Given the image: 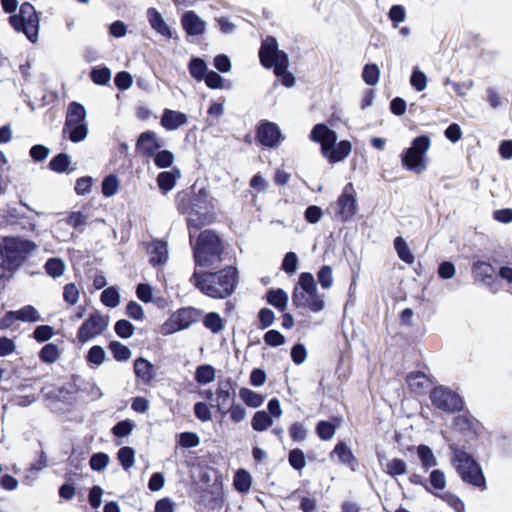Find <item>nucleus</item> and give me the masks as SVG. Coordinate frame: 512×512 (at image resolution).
<instances>
[{"instance_id": "nucleus-52", "label": "nucleus", "mask_w": 512, "mask_h": 512, "mask_svg": "<svg viewBox=\"0 0 512 512\" xmlns=\"http://www.w3.org/2000/svg\"><path fill=\"white\" fill-rule=\"evenodd\" d=\"M105 351L101 346L95 345L90 348L87 354V361L95 366H100L105 360Z\"/></svg>"}, {"instance_id": "nucleus-55", "label": "nucleus", "mask_w": 512, "mask_h": 512, "mask_svg": "<svg viewBox=\"0 0 512 512\" xmlns=\"http://www.w3.org/2000/svg\"><path fill=\"white\" fill-rule=\"evenodd\" d=\"M298 257L295 252H287L282 261V270L287 274H294L297 270Z\"/></svg>"}, {"instance_id": "nucleus-9", "label": "nucleus", "mask_w": 512, "mask_h": 512, "mask_svg": "<svg viewBox=\"0 0 512 512\" xmlns=\"http://www.w3.org/2000/svg\"><path fill=\"white\" fill-rule=\"evenodd\" d=\"M259 60L266 69H272L274 74H281L289 65V57L283 50H279L278 42L274 36H267L261 42L259 49Z\"/></svg>"}, {"instance_id": "nucleus-46", "label": "nucleus", "mask_w": 512, "mask_h": 512, "mask_svg": "<svg viewBox=\"0 0 512 512\" xmlns=\"http://www.w3.org/2000/svg\"><path fill=\"white\" fill-rule=\"evenodd\" d=\"M109 349L117 361H127L131 357L130 349L118 341H112Z\"/></svg>"}, {"instance_id": "nucleus-49", "label": "nucleus", "mask_w": 512, "mask_h": 512, "mask_svg": "<svg viewBox=\"0 0 512 512\" xmlns=\"http://www.w3.org/2000/svg\"><path fill=\"white\" fill-rule=\"evenodd\" d=\"M289 436L294 442H303L307 437V429L301 422H293L289 426Z\"/></svg>"}, {"instance_id": "nucleus-44", "label": "nucleus", "mask_w": 512, "mask_h": 512, "mask_svg": "<svg viewBox=\"0 0 512 512\" xmlns=\"http://www.w3.org/2000/svg\"><path fill=\"white\" fill-rule=\"evenodd\" d=\"M101 302L110 308H115L120 303V294L115 287H109L101 293Z\"/></svg>"}, {"instance_id": "nucleus-41", "label": "nucleus", "mask_w": 512, "mask_h": 512, "mask_svg": "<svg viewBox=\"0 0 512 512\" xmlns=\"http://www.w3.org/2000/svg\"><path fill=\"white\" fill-rule=\"evenodd\" d=\"M336 431V425L330 421L321 420L316 424V433L321 440H330Z\"/></svg>"}, {"instance_id": "nucleus-31", "label": "nucleus", "mask_w": 512, "mask_h": 512, "mask_svg": "<svg viewBox=\"0 0 512 512\" xmlns=\"http://www.w3.org/2000/svg\"><path fill=\"white\" fill-rule=\"evenodd\" d=\"M203 325L212 333L217 334L224 329V320L217 312H209L203 318Z\"/></svg>"}, {"instance_id": "nucleus-59", "label": "nucleus", "mask_w": 512, "mask_h": 512, "mask_svg": "<svg viewBox=\"0 0 512 512\" xmlns=\"http://www.w3.org/2000/svg\"><path fill=\"white\" fill-rule=\"evenodd\" d=\"M264 342L271 347H278L285 343V337L278 330H269L264 334Z\"/></svg>"}, {"instance_id": "nucleus-23", "label": "nucleus", "mask_w": 512, "mask_h": 512, "mask_svg": "<svg viewBox=\"0 0 512 512\" xmlns=\"http://www.w3.org/2000/svg\"><path fill=\"white\" fill-rule=\"evenodd\" d=\"M187 122V116L181 112L165 109L161 124L167 130H175Z\"/></svg>"}, {"instance_id": "nucleus-12", "label": "nucleus", "mask_w": 512, "mask_h": 512, "mask_svg": "<svg viewBox=\"0 0 512 512\" xmlns=\"http://www.w3.org/2000/svg\"><path fill=\"white\" fill-rule=\"evenodd\" d=\"M194 214L197 216L194 219V229L210 225L216 220L214 200L205 188L194 194Z\"/></svg>"}, {"instance_id": "nucleus-51", "label": "nucleus", "mask_w": 512, "mask_h": 512, "mask_svg": "<svg viewBox=\"0 0 512 512\" xmlns=\"http://www.w3.org/2000/svg\"><path fill=\"white\" fill-rule=\"evenodd\" d=\"M202 80L210 89H222L225 87L223 77L213 70L208 71Z\"/></svg>"}, {"instance_id": "nucleus-54", "label": "nucleus", "mask_w": 512, "mask_h": 512, "mask_svg": "<svg viewBox=\"0 0 512 512\" xmlns=\"http://www.w3.org/2000/svg\"><path fill=\"white\" fill-rule=\"evenodd\" d=\"M275 320L274 312L269 308H262L258 312V328L266 329L270 327Z\"/></svg>"}, {"instance_id": "nucleus-1", "label": "nucleus", "mask_w": 512, "mask_h": 512, "mask_svg": "<svg viewBox=\"0 0 512 512\" xmlns=\"http://www.w3.org/2000/svg\"><path fill=\"white\" fill-rule=\"evenodd\" d=\"M238 282L237 268L231 265L218 271L194 270V287L212 299L230 297L235 292Z\"/></svg>"}, {"instance_id": "nucleus-2", "label": "nucleus", "mask_w": 512, "mask_h": 512, "mask_svg": "<svg viewBox=\"0 0 512 512\" xmlns=\"http://www.w3.org/2000/svg\"><path fill=\"white\" fill-rule=\"evenodd\" d=\"M224 241L213 229L199 233L194 244V264L202 268H215L221 263Z\"/></svg>"}, {"instance_id": "nucleus-32", "label": "nucleus", "mask_w": 512, "mask_h": 512, "mask_svg": "<svg viewBox=\"0 0 512 512\" xmlns=\"http://www.w3.org/2000/svg\"><path fill=\"white\" fill-rule=\"evenodd\" d=\"M272 424V417L264 410L257 411L251 421L252 428L258 432L267 430Z\"/></svg>"}, {"instance_id": "nucleus-25", "label": "nucleus", "mask_w": 512, "mask_h": 512, "mask_svg": "<svg viewBox=\"0 0 512 512\" xmlns=\"http://www.w3.org/2000/svg\"><path fill=\"white\" fill-rule=\"evenodd\" d=\"M266 301L279 311H284L288 304V295L281 289H270L266 293Z\"/></svg>"}, {"instance_id": "nucleus-13", "label": "nucleus", "mask_w": 512, "mask_h": 512, "mask_svg": "<svg viewBox=\"0 0 512 512\" xmlns=\"http://www.w3.org/2000/svg\"><path fill=\"white\" fill-rule=\"evenodd\" d=\"M432 405L444 412H459L464 407V401L461 396L444 386L434 387L430 392Z\"/></svg>"}, {"instance_id": "nucleus-3", "label": "nucleus", "mask_w": 512, "mask_h": 512, "mask_svg": "<svg viewBox=\"0 0 512 512\" xmlns=\"http://www.w3.org/2000/svg\"><path fill=\"white\" fill-rule=\"evenodd\" d=\"M310 139L320 144L322 155L331 164L343 161L352 151V144L349 140H341L336 143V132L323 123L316 124L312 128Z\"/></svg>"}, {"instance_id": "nucleus-33", "label": "nucleus", "mask_w": 512, "mask_h": 512, "mask_svg": "<svg viewBox=\"0 0 512 512\" xmlns=\"http://www.w3.org/2000/svg\"><path fill=\"white\" fill-rule=\"evenodd\" d=\"M252 478L248 471L240 469L234 476V487L240 493H246L250 490Z\"/></svg>"}, {"instance_id": "nucleus-64", "label": "nucleus", "mask_w": 512, "mask_h": 512, "mask_svg": "<svg viewBox=\"0 0 512 512\" xmlns=\"http://www.w3.org/2000/svg\"><path fill=\"white\" fill-rule=\"evenodd\" d=\"M429 483L434 489L443 490L446 486V478L444 472L439 469L433 470L430 473Z\"/></svg>"}, {"instance_id": "nucleus-18", "label": "nucleus", "mask_w": 512, "mask_h": 512, "mask_svg": "<svg viewBox=\"0 0 512 512\" xmlns=\"http://www.w3.org/2000/svg\"><path fill=\"white\" fill-rule=\"evenodd\" d=\"M471 271L475 281L481 282L490 287L497 279L495 268L486 261L478 260L474 262Z\"/></svg>"}, {"instance_id": "nucleus-62", "label": "nucleus", "mask_w": 512, "mask_h": 512, "mask_svg": "<svg viewBox=\"0 0 512 512\" xmlns=\"http://www.w3.org/2000/svg\"><path fill=\"white\" fill-rule=\"evenodd\" d=\"M410 84L416 91H423L427 85L425 73L420 70H414L410 78Z\"/></svg>"}, {"instance_id": "nucleus-11", "label": "nucleus", "mask_w": 512, "mask_h": 512, "mask_svg": "<svg viewBox=\"0 0 512 512\" xmlns=\"http://www.w3.org/2000/svg\"><path fill=\"white\" fill-rule=\"evenodd\" d=\"M430 138L426 135L416 137L411 147L402 153V164L408 170L421 173L425 170L424 155L430 147Z\"/></svg>"}, {"instance_id": "nucleus-58", "label": "nucleus", "mask_w": 512, "mask_h": 512, "mask_svg": "<svg viewBox=\"0 0 512 512\" xmlns=\"http://www.w3.org/2000/svg\"><path fill=\"white\" fill-rule=\"evenodd\" d=\"M116 334L124 339L130 338L134 333V326L128 320L122 319L115 324Z\"/></svg>"}, {"instance_id": "nucleus-28", "label": "nucleus", "mask_w": 512, "mask_h": 512, "mask_svg": "<svg viewBox=\"0 0 512 512\" xmlns=\"http://www.w3.org/2000/svg\"><path fill=\"white\" fill-rule=\"evenodd\" d=\"M453 429L463 434H476L474 420L467 415H458L453 419Z\"/></svg>"}, {"instance_id": "nucleus-27", "label": "nucleus", "mask_w": 512, "mask_h": 512, "mask_svg": "<svg viewBox=\"0 0 512 512\" xmlns=\"http://www.w3.org/2000/svg\"><path fill=\"white\" fill-rule=\"evenodd\" d=\"M134 372L143 382L148 383L153 378V365L144 358H138L134 362Z\"/></svg>"}, {"instance_id": "nucleus-47", "label": "nucleus", "mask_w": 512, "mask_h": 512, "mask_svg": "<svg viewBox=\"0 0 512 512\" xmlns=\"http://www.w3.org/2000/svg\"><path fill=\"white\" fill-rule=\"evenodd\" d=\"M70 164V157L66 153H60L53 157L49 163L51 170L57 173H63L67 170Z\"/></svg>"}, {"instance_id": "nucleus-21", "label": "nucleus", "mask_w": 512, "mask_h": 512, "mask_svg": "<svg viewBox=\"0 0 512 512\" xmlns=\"http://www.w3.org/2000/svg\"><path fill=\"white\" fill-rule=\"evenodd\" d=\"M192 188L178 192L176 196V206L180 213L187 214L186 222L189 230V241L192 243Z\"/></svg>"}, {"instance_id": "nucleus-24", "label": "nucleus", "mask_w": 512, "mask_h": 512, "mask_svg": "<svg viewBox=\"0 0 512 512\" xmlns=\"http://www.w3.org/2000/svg\"><path fill=\"white\" fill-rule=\"evenodd\" d=\"M147 18L151 27L155 31L163 36L171 37V31L168 25L166 24L162 15L155 8H149L147 10Z\"/></svg>"}, {"instance_id": "nucleus-63", "label": "nucleus", "mask_w": 512, "mask_h": 512, "mask_svg": "<svg viewBox=\"0 0 512 512\" xmlns=\"http://www.w3.org/2000/svg\"><path fill=\"white\" fill-rule=\"evenodd\" d=\"M441 498L454 509L455 512H465L464 502L455 494L447 492Z\"/></svg>"}, {"instance_id": "nucleus-17", "label": "nucleus", "mask_w": 512, "mask_h": 512, "mask_svg": "<svg viewBox=\"0 0 512 512\" xmlns=\"http://www.w3.org/2000/svg\"><path fill=\"white\" fill-rule=\"evenodd\" d=\"M36 248V244L23 238H8L5 240L6 256L13 259H23Z\"/></svg>"}, {"instance_id": "nucleus-40", "label": "nucleus", "mask_w": 512, "mask_h": 512, "mask_svg": "<svg viewBox=\"0 0 512 512\" xmlns=\"http://www.w3.org/2000/svg\"><path fill=\"white\" fill-rule=\"evenodd\" d=\"M18 321L22 322H38L41 320V316L35 307L31 305L24 306L23 308L16 311Z\"/></svg>"}, {"instance_id": "nucleus-61", "label": "nucleus", "mask_w": 512, "mask_h": 512, "mask_svg": "<svg viewBox=\"0 0 512 512\" xmlns=\"http://www.w3.org/2000/svg\"><path fill=\"white\" fill-rule=\"evenodd\" d=\"M91 79L98 85H106L111 79V71L106 67L93 69Z\"/></svg>"}, {"instance_id": "nucleus-15", "label": "nucleus", "mask_w": 512, "mask_h": 512, "mask_svg": "<svg viewBox=\"0 0 512 512\" xmlns=\"http://www.w3.org/2000/svg\"><path fill=\"white\" fill-rule=\"evenodd\" d=\"M257 142L267 148H276L284 140L279 126L267 120H262L256 127Z\"/></svg>"}, {"instance_id": "nucleus-19", "label": "nucleus", "mask_w": 512, "mask_h": 512, "mask_svg": "<svg viewBox=\"0 0 512 512\" xmlns=\"http://www.w3.org/2000/svg\"><path fill=\"white\" fill-rule=\"evenodd\" d=\"M137 149L146 157H153L162 147L156 133L147 131L142 133L137 141Z\"/></svg>"}, {"instance_id": "nucleus-48", "label": "nucleus", "mask_w": 512, "mask_h": 512, "mask_svg": "<svg viewBox=\"0 0 512 512\" xmlns=\"http://www.w3.org/2000/svg\"><path fill=\"white\" fill-rule=\"evenodd\" d=\"M110 458L106 453L99 452L91 456L89 465L94 471H102L109 464Z\"/></svg>"}, {"instance_id": "nucleus-10", "label": "nucleus", "mask_w": 512, "mask_h": 512, "mask_svg": "<svg viewBox=\"0 0 512 512\" xmlns=\"http://www.w3.org/2000/svg\"><path fill=\"white\" fill-rule=\"evenodd\" d=\"M333 209V219L342 223L353 219L358 210L356 191L351 182L347 183L342 189L337 200L329 205Z\"/></svg>"}, {"instance_id": "nucleus-38", "label": "nucleus", "mask_w": 512, "mask_h": 512, "mask_svg": "<svg viewBox=\"0 0 512 512\" xmlns=\"http://www.w3.org/2000/svg\"><path fill=\"white\" fill-rule=\"evenodd\" d=\"M380 78V69L374 63L366 64L362 71V79L363 81L369 85L374 86L379 82Z\"/></svg>"}, {"instance_id": "nucleus-22", "label": "nucleus", "mask_w": 512, "mask_h": 512, "mask_svg": "<svg viewBox=\"0 0 512 512\" xmlns=\"http://www.w3.org/2000/svg\"><path fill=\"white\" fill-rule=\"evenodd\" d=\"M406 383L409 389L414 393H423L427 387L429 378L424 372L421 371H412L406 376Z\"/></svg>"}, {"instance_id": "nucleus-56", "label": "nucleus", "mask_w": 512, "mask_h": 512, "mask_svg": "<svg viewBox=\"0 0 512 512\" xmlns=\"http://www.w3.org/2000/svg\"><path fill=\"white\" fill-rule=\"evenodd\" d=\"M318 281L322 288L328 289L333 284L332 268L329 265H324L317 273Z\"/></svg>"}, {"instance_id": "nucleus-37", "label": "nucleus", "mask_w": 512, "mask_h": 512, "mask_svg": "<svg viewBox=\"0 0 512 512\" xmlns=\"http://www.w3.org/2000/svg\"><path fill=\"white\" fill-rule=\"evenodd\" d=\"M177 177H179L178 171L161 172L157 177V183L159 188L164 192L172 190L175 186Z\"/></svg>"}, {"instance_id": "nucleus-4", "label": "nucleus", "mask_w": 512, "mask_h": 512, "mask_svg": "<svg viewBox=\"0 0 512 512\" xmlns=\"http://www.w3.org/2000/svg\"><path fill=\"white\" fill-rule=\"evenodd\" d=\"M449 449L452 452L451 463L461 479L475 487L485 488V477L475 458L456 444H450Z\"/></svg>"}, {"instance_id": "nucleus-8", "label": "nucleus", "mask_w": 512, "mask_h": 512, "mask_svg": "<svg viewBox=\"0 0 512 512\" xmlns=\"http://www.w3.org/2000/svg\"><path fill=\"white\" fill-rule=\"evenodd\" d=\"M9 23L17 32H23L31 42H37L40 17L32 4L23 3L19 13L9 17Z\"/></svg>"}, {"instance_id": "nucleus-29", "label": "nucleus", "mask_w": 512, "mask_h": 512, "mask_svg": "<svg viewBox=\"0 0 512 512\" xmlns=\"http://www.w3.org/2000/svg\"><path fill=\"white\" fill-rule=\"evenodd\" d=\"M394 248L403 262L409 265L414 263L415 257L402 237L398 236L394 239Z\"/></svg>"}, {"instance_id": "nucleus-7", "label": "nucleus", "mask_w": 512, "mask_h": 512, "mask_svg": "<svg viewBox=\"0 0 512 512\" xmlns=\"http://www.w3.org/2000/svg\"><path fill=\"white\" fill-rule=\"evenodd\" d=\"M86 109L78 102L68 105L63 135H67L71 142L78 143L87 138L88 125L86 123Z\"/></svg>"}, {"instance_id": "nucleus-34", "label": "nucleus", "mask_w": 512, "mask_h": 512, "mask_svg": "<svg viewBox=\"0 0 512 512\" xmlns=\"http://www.w3.org/2000/svg\"><path fill=\"white\" fill-rule=\"evenodd\" d=\"M417 454L425 471L437 465V460L430 447L419 445L417 447Z\"/></svg>"}, {"instance_id": "nucleus-39", "label": "nucleus", "mask_w": 512, "mask_h": 512, "mask_svg": "<svg viewBox=\"0 0 512 512\" xmlns=\"http://www.w3.org/2000/svg\"><path fill=\"white\" fill-rule=\"evenodd\" d=\"M40 359L48 364L55 363L60 357V351L56 344H46L39 353Z\"/></svg>"}, {"instance_id": "nucleus-26", "label": "nucleus", "mask_w": 512, "mask_h": 512, "mask_svg": "<svg viewBox=\"0 0 512 512\" xmlns=\"http://www.w3.org/2000/svg\"><path fill=\"white\" fill-rule=\"evenodd\" d=\"M216 369L210 364L199 365L194 372V380L200 385H206L215 380Z\"/></svg>"}, {"instance_id": "nucleus-14", "label": "nucleus", "mask_w": 512, "mask_h": 512, "mask_svg": "<svg viewBox=\"0 0 512 512\" xmlns=\"http://www.w3.org/2000/svg\"><path fill=\"white\" fill-rule=\"evenodd\" d=\"M109 322L108 315L99 311L92 312L77 331L78 341L84 344L102 335L108 329Z\"/></svg>"}, {"instance_id": "nucleus-6", "label": "nucleus", "mask_w": 512, "mask_h": 512, "mask_svg": "<svg viewBox=\"0 0 512 512\" xmlns=\"http://www.w3.org/2000/svg\"><path fill=\"white\" fill-rule=\"evenodd\" d=\"M201 482L204 487L200 502L211 510L222 509L225 496L223 488V478L215 469L209 468L201 475Z\"/></svg>"}, {"instance_id": "nucleus-43", "label": "nucleus", "mask_w": 512, "mask_h": 512, "mask_svg": "<svg viewBox=\"0 0 512 512\" xmlns=\"http://www.w3.org/2000/svg\"><path fill=\"white\" fill-rule=\"evenodd\" d=\"M333 453L336 454L339 460L344 464H351L356 461L351 449L345 442H339L336 444Z\"/></svg>"}, {"instance_id": "nucleus-42", "label": "nucleus", "mask_w": 512, "mask_h": 512, "mask_svg": "<svg viewBox=\"0 0 512 512\" xmlns=\"http://www.w3.org/2000/svg\"><path fill=\"white\" fill-rule=\"evenodd\" d=\"M407 471V465L404 460L400 458H393L386 464L385 472L391 477L404 475Z\"/></svg>"}, {"instance_id": "nucleus-60", "label": "nucleus", "mask_w": 512, "mask_h": 512, "mask_svg": "<svg viewBox=\"0 0 512 512\" xmlns=\"http://www.w3.org/2000/svg\"><path fill=\"white\" fill-rule=\"evenodd\" d=\"M79 289L74 283H69L64 286L63 299L69 305H75L79 300Z\"/></svg>"}, {"instance_id": "nucleus-36", "label": "nucleus", "mask_w": 512, "mask_h": 512, "mask_svg": "<svg viewBox=\"0 0 512 512\" xmlns=\"http://www.w3.org/2000/svg\"><path fill=\"white\" fill-rule=\"evenodd\" d=\"M117 458L125 471H129L135 462V450L129 446L119 449Z\"/></svg>"}, {"instance_id": "nucleus-45", "label": "nucleus", "mask_w": 512, "mask_h": 512, "mask_svg": "<svg viewBox=\"0 0 512 512\" xmlns=\"http://www.w3.org/2000/svg\"><path fill=\"white\" fill-rule=\"evenodd\" d=\"M288 462L293 469L301 471L306 465L304 452L300 448L290 450Z\"/></svg>"}, {"instance_id": "nucleus-20", "label": "nucleus", "mask_w": 512, "mask_h": 512, "mask_svg": "<svg viewBox=\"0 0 512 512\" xmlns=\"http://www.w3.org/2000/svg\"><path fill=\"white\" fill-rule=\"evenodd\" d=\"M147 253L150 255L149 263L153 266L164 265L168 261L167 243L162 240H154L147 245Z\"/></svg>"}, {"instance_id": "nucleus-53", "label": "nucleus", "mask_w": 512, "mask_h": 512, "mask_svg": "<svg viewBox=\"0 0 512 512\" xmlns=\"http://www.w3.org/2000/svg\"><path fill=\"white\" fill-rule=\"evenodd\" d=\"M153 157L154 163L158 168L170 167L174 160L173 153L168 150L157 151Z\"/></svg>"}, {"instance_id": "nucleus-50", "label": "nucleus", "mask_w": 512, "mask_h": 512, "mask_svg": "<svg viewBox=\"0 0 512 512\" xmlns=\"http://www.w3.org/2000/svg\"><path fill=\"white\" fill-rule=\"evenodd\" d=\"M119 188V180L115 175H109L104 178L102 182V193L106 197H111L116 194Z\"/></svg>"}, {"instance_id": "nucleus-57", "label": "nucleus", "mask_w": 512, "mask_h": 512, "mask_svg": "<svg viewBox=\"0 0 512 512\" xmlns=\"http://www.w3.org/2000/svg\"><path fill=\"white\" fill-rule=\"evenodd\" d=\"M172 318L181 325V330L185 329L192 323V310L190 308L180 309L172 315Z\"/></svg>"}, {"instance_id": "nucleus-30", "label": "nucleus", "mask_w": 512, "mask_h": 512, "mask_svg": "<svg viewBox=\"0 0 512 512\" xmlns=\"http://www.w3.org/2000/svg\"><path fill=\"white\" fill-rule=\"evenodd\" d=\"M239 396L247 406L252 408L260 407L265 399L263 395L249 388H241L239 391Z\"/></svg>"}, {"instance_id": "nucleus-16", "label": "nucleus", "mask_w": 512, "mask_h": 512, "mask_svg": "<svg viewBox=\"0 0 512 512\" xmlns=\"http://www.w3.org/2000/svg\"><path fill=\"white\" fill-rule=\"evenodd\" d=\"M216 409L222 415H226L227 408L234 404L235 400V389L232 381L227 379L220 381L216 389Z\"/></svg>"}, {"instance_id": "nucleus-35", "label": "nucleus", "mask_w": 512, "mask_h": 512, "mask_svg": "<svg viewBox=\"0 0 512 512\" xmlns=\"http://www.w3.org/2000/svg\"><path fill=\"white\" fill-rule=\"evenodd\" d=\"M44 268L49 276L59 278L64 274L66 265L61 258L54 257L46 261Z\"/></svg>"}, {"instance_id": "nucleus-5", "label": "nucleus", "mask_w": 512, "mask_h": 512, "mask_svg": "<svg viewBox=\"0 0 512 512\" xmlns=\"http://www.w3.org/2000/svg\"><path fill=\"white\" fill-rule=\"evenodd\" d=\"M298 286L292 292V303L297 308H308L312 312H320L325 303L318 294L317 285L313 275L303 272L299 276Z\"/></svg>"}]
</instances>
